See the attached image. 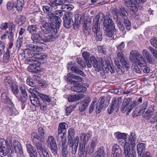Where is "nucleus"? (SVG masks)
<instances>
[{"mask_svg":"<svg viewBox=\"0 0 157 157\" xmlns=\"http://www.w3.org/2000/svg\"><path fill=\"white\" fill-rule=\"evenodd\" d=\"M26 20V17L24 16L20 15L16 18V21L20 25L23 24Z\"/></svg>","mask_w":157,"mask_h":157,"instance_id":"c03bdc74","label":"nucleus"},{"mask_svg":"<svg viewBox=\"0 0 157 157\" xmlns=\"http://www.w3.org/2000/svg\"><path fill=\"white\" fill-rule=\"evenodd\" d=\"M104 148L103 147H100L98 149L97 154L104 157Z\"/></svg>","mask_w":157,"mask_h":157,"instance_id":"774afa93","label":"nucleus"},{"mask_svg":"<svg viewBox=\"0 0 157 157\" xmlns=\"http://www.w3.org/2000/svg\"><path fill=\"white\" fill-rule=\"evenodd\" d=\"M71 90L77 93L84 92L87 90V89L84 86L81 85L79 83L78 85H74L71 87Z\"/></svg>","mask_w":157,"mask_h":157,"instance_id":"6ab92c4d","label":"nucleus"},{"mask_svg":"<svg viewBox=\"0 0 157 157\" xmlns=\"http://www.w3.org/2000/svg\"><path fill=\"white\" fill-rule=\"evenodd\" d=\"M62 143V154L63 157H66L68 155V151L67 150V146L66 144L67 139L65 138L61 140Z\"/></svg>","mask_w":157,"mask_h":157,"instance_id":"4be33fe9","label":"nucleus"},{"mask_svg":"<svg viewBox=\"0 0 157 157\" xmlns=\"http://www.w3.org/2000/svg\"><path fill=\"white\" fill-rule=\"evenodd\" d=\"M47 56L44 53H34L32 56V57L30 58H34V59H38L43 60L45 59Z\"/></svg>","mask_w":157,"mask_h":157,"instance_id":"4c0bfd02","label":"nucleus"},{"mask_svg":"<svg viewBox=\"0 0 157 157\" xmlns=\"http://www.w3.org/2000/svg\"><path fill=\"white\" fill-rule=\"evenodd\" d=\"M68 125L65 122L60 123L58 127V135L56 137L58 141L61 142V140L65 139L64 136L67 132V130L68 128Z\"/></svg>","mask_w":157,"mask_h":157,"instance_id":"6e6552de","label":"nucleus"},{"mask_svg":"<svg viewBox=\"0 0 157 157\" xmlns=\"http://www.w3.org/2000/svg\"><path fill=\"white\" fill-rule=\"evenodd\" d=\"M54 25H52L51 23H46L40 26L41 31L45 34L49 33L50 32L56 34L57 32L56 29L55 28Z\"/></svg>","mask_w":157,"mask_h":157,"instance_id":"9d476101","label":"nucleus"},{"mask_svg":"<svg viewBox=\"0 0 157 157\" xmlns=\"http://www.w3.org/2000/svg\"><path fill=\"white\" fill-rule=\"evenodd\" d=\"M117 59H116L115 61L116 60L117 63H119L121 61L124 60V56L123 52H117Z\"/></svg>","mask_w":157,"mask_h":157,"instance_id":"3c124183","label":"nucleus"},{"mask_svg":"<svg viewBox=\"0 0 157 157\" xmlns=\"http://www.w3.org/2000/svg\"><path fill=\"white\" fill-rule=\"evenodd\" d=\"M103 25L105 29L110 28L115 26L113 21L110 17H107L106 19L104 20Z\"/></svg>","mask_w":157,"mask_h":157,"instance_id":"412c9836","label":"nucleus"},{"mask_svg":"<svg viewBox=\"0 0 157 157\" xmlns=\"http://www.w3.org/2000/svg\"><path fill=\"white\" fill-rule=\"evenodd\" d=\"M14 151L12 146V141L9 138L6 140L0 139V155L3 157L8 155L9 157L13 156Z\"/></svg>","mask_w":157,"mask_h":157,"instance_id":"f257e3e1","label":"nucleus"},{"mask_svg":"<svg viewBox=\"0 0 157 157\" xmlns=\"http://www.w3.org/2000/svg\"><path fill=\"white\" fill-rule=\"evenodd\" d=\"M1 99L2 102L6 103H8L11 107H14V105L11 100L8 96L7 93L6 92L5 90H3L1 94Z\"/></svg>","mask_w":157,"mask_h":157,"instance_id":"a211bd4d","label":"nucleus"},{"mask_svg":"<svg viewBox=\"0 0 157 157\" xmlns=\"http://www.w3.org/2000/svg\"><path fill=\"white\" fill-rule=\"evenodd\" d=\"M98 143V140L97 138H94L91 141L90 144V147H87L88 151L89 153H92L94 149V148L96 147L97 144Z\"/></svg>","mask_w":157,"mask_h":157,"instance_id":"a878e982","label":"nucleus"},{"mask_svg":"<svg viewBox=\"0 0 157 157\" xmlns=\"http://www.w3.org/2000/svg\"><path fill=\"white\" fill-rule=\"evenodd\" d=\"M29 92L31 94H34L33 97H31L30 96V100L31 101V100L33 98H38V96L37 94L38 93H40L38 91L36 90L35 88L34 87H32L29 88Z\"/></svg>","mask_w":157,"mask_h":157,"instance_id":"49530a36","label":"nucleus"},{"mask_svg":"<svg viewBox=\"0 0 157 157\" xmlns=\"http://www.w3.org/2000/svg\"><path fill=\"white\" fill-rule=\"evenodd\" d=\"M47 142L50 145L52 152L54 154H56L58 151V148L54 137L52 136H48Z\"/></svg>","mask_w":157,"mask_h":157,"instance_id":"f8f14e48","label":"nucleus"},{"mask_svg":"<svg viewBox=\"0 0 157 157\" xmlns=\"http://www.w3.org/2000/svg\"><path fill=\"white\" fill-rule=\"evenodd\" d=\"M23 38L22 36H19L18 39L16 41V47L18 48H20L22 44Z\"/></svg>","mask_w":157,"mask_h":157,"instance_id":"e2e57ef3","label":"nucleus"},{"mask_svg":"<svg viewBox=\"0 0 157 157\" xmlns=\"http://www.w3.org/2000/svg\"><path fill=\"white\" fill-rule=\"evenodd\" d=\"M134 62H135L136 64L138 65L141 67H145L147 65L144 58L141 55H140V57L138 58Z\"/></svg>","mask_w":157,"mask_h":157,"instance_id":"7c9ffc66","label":"nucleus"},{"mask_svg":"<svg viewBox=\"0 0 157 157\" xmlns=\"http://www.w3.org/2000/svg\"><path fill=\"white\" fill-rule=\"evenodd\" d=\"M128 139L131 145H132L133 146L136 145V134L134 133H130L129 135Z\"/></svg>","mask_w":157,"mask_h":157,"instance_id":"ea45409f","label":"nucleus"},{"mask_svg":"<svg viewBox=\"0 0 157 157\" xmlns=\"http://www.w3.org/2000/svg\"><path fill=\"white\" fill-rule=\"evenodd\" d=\"M122 152L121 149L119 145L115 144L113 146L112 153L114 156H119Z\"/></svg>","mask_w":157,"mask_h":157,"instance_id":"473e14b6","label":"nucleus"},{"mask_svg":"<svg viewBox=\"0 0 157 157\" xmlns=\"http://www.w3.org/2000/svg\"><path fill=\"white\" fill-rule=\"evenodd\" d=\"M142 54L143 56L146 59L148 62L150 63H152L153 60L151 56L150 55L149 52L146 49L143 50Z\"/></svg>","mask_w":157,"mask_h":157,"instance_id":"cd10ccee","label":"nucleus"},{"mask_svg":"<svg viewBox=\"0 0 157 157\" xmlns=\"http://www.w3.org/2000/svg\"><path fill=\"white\" fill-rule=\"evenodd\" d=\"M137 149L138 156L139 157H141L143 151L145 149L144 144L142 143L138 144L137 146Z\"/></svg>","mask_w":157,"mask_h":157,"instance_id":"58836bf2","label":"nucleus"},{"mask_svg":"<svg viewBox=\"0 0 157 157\" xmlns=\"http://www.w3.org/2000/svg\"><path fill=\"white\" fill-rule=\"evenodd\" d=\"M80 17L79 21L81 19V17L79 14L75 15L74 17V20H69L66 18H63V25L67 29L70 28L72 25H73L74 29H76L77 28L78 24V19Z\"/></svg>","mask_w":157,"mask_h":157,"instance_id":"1a4fd4ad","label":"nucleus"},{"mask_svg":"<svg viewBox=\"0 0 157 157\" xmlns=\"http://www.w3.org/2000/svg\"><path fill=\"white\" fill-rule=\"evenodd\" d=\"M85 95L83 94H80L77 95H70L68 98L69 102H73L79 100L84 98Z\"/></svg>","mask_w":157,"mask_h":157,"instance_id":"bb28decb","label":"nucleus"},{"mask_svg":"<svg viewBox=\"0 0 157 157\" xmlns=\"http://www.w3.org/2000/svg\"><path fill=\"white\" fill-rule=\"evenodd\" d=\"M13 144L16 152L19 153L21 155L23 153L22 148L20 143L17 140L13 141Z\"/></svg>","mask_w":157,"mask_h":157,"instance_id":"b1692460","label":"nucleus"},{"mask_svg":"<svg viewBox=\"0 0 157 157\" xmlns=\"http://www.w3.org/2000/svg\"><path fill=\"white\" fill-rule=\"evenodd\" d=\"M75 15L72 13L71 12H66L65 13L64 16L63 17V18H66L69 20H74V17Z\"/></svg>","mask_w":157,"mask_h":157,"instance_id":"603ef678","label":"nucleus"},{"mask_svg":"<svg viewBox=\"0 0 157 157\" xmlns=\"http://www.w3.org/2000/svg\"><path fill=\"white\" fill-rule=\"evenodd\" d=\"M82 55L86 62L87 67L90 68L93 66L95 70L99 71L100 70V65L97 59L94 56L90 57L89 52H85L82 53Z\"/></svg>","mask_w":157,"mask_h":157,"instance_id":"39448f33","label":"nucleus"},{"mask_svg":"<svg viewBox=\"0 0 157 157\" xmlns=\"http://www.w3.org/2000/svg\"><path fill=\"white\" fill-rule=\"evenodd\" d=\"M155 106L149 107L144 113V117L147 120V122L154 124L157 122V110Z\"/></svg>","mask_w":157,"mask_h":157,"instance_id":"423d86ee","label":"nucleus"},{"mask_svg":"<svg viewBox=\"0 0 157 157\" xmlns=\"http://www.w3.org/2000/svg\"><path fill=\"white\" fill-rule=\"evenodd\" d=\"M148 106V102L147 101H144L143 103L140 106V113H143Z\"/></svg>","mask_w":157,"mask_h":157,"instance_id":"052dcab7","label":"nucleus"},{"mask_svg":"<svg viewBox=\"0 0 157 157\" xmlns=\"http://www.w3.org/2000/svg\"><path fill=\"white\" fill-rule=\"evenodd\" d=\"M113 12H114L117 17L120 15L124 18V17H127L128 15V11L124 7H121L120 10H118L117 8H114L113 10Z\"/></svg>","mask_w":157,"mask_h":157,"instance_id":"dca6fc26","label":"nucleus"},{"mask_svg":"<svg viewBox=\"0 0 157 157\" xmlns=\"http://www.w3.org/2000/svg\"><path fill=\"white\" fill-rule=\"evenodd\" d=\"M26 48L24 49L23 54L25 55V57L27 58L32 57V56L34 54V52L35 45L33 44H27L26 45Z\"/></svg>","mask_w":157,"mask_h":157,"instance_id":"2eb2a0df","label":"nucleus"},{"mask_svg":"<svg viewBox=\"0 0 157 157\" xmlns=\"http://www.w3.org/2000/svg\"><path fill=\"white\" fill-rule=\"evenodd\" d=\"M68 140H72V138L74 137L75 134V130L73 128H70L69 129L68 131Z\"/></svg>","mask_w":157,"mask_h":157,"instance_id":"6e6d98bb","label":"nucleus"},{"mask_svg":"<svg viewBox=\"0 0 157 157\" xmlns=\"http://www.w3.org/2000/svg\"><path fill=\"white\" fill-rule=\"evenodd\" d=\"M10 56V52L8 49L6 53L4 55L3 60L5 63H7L9 61Z\"/></svg>","mask_w":157,"mask_h":157,"instance_id":"680f3d73","label":"nucleus"},{"mask_svg":"<svg viewBox=\"0 0 157 157\" xmlns=\"http://www.w3.org/2000/svg\"><path fill=\"white\" fill-rule=\"evenodd\" d=\"M79 139V136H77L73 140H68V146L71 148V152L73 154H75L77 151Z\"/></svg>","mask_w":157,"mask_h":157,"instance_id":"9b49d317","label":"nucleus"},{"mask_svg":"<svg viewBox=\"0 0 157 157\" xmlns=\"http://www.w3.org/2000/svg\"><path fill=\"white\" fill-rule=\"evenodd\" d=\"M116 99L113 98L112 100V104L111 106L109 107L108 109V113L109 114H111L113 112L115 107L116 104Z\"/></svg>","mask_w":157,"mask_h":157,"instance_id":"8fccbe9b","label":"nucleus"},{"mask_svg":"<svg viewBox=\"0 0 157 157\" xmlns=\"http://www.w3.org/2000/svg\"><path fill=\"white\" fill-rule=\"evenodd\" d=\"M150 41L151 45L157 49V37L152 38Z\"/></svg>","mask_w":157,"mask_h":157,"instance_id":"338daca9","label":"nucleus"},{"mask_svg":"<svg viewBox=\"0 0 157 157\" xmlns=\"http://www.w3.org/2000/svg\"><path fill=\"white\" fill-rule=\"evenodd\" d=\"M124 23L127 31H129L131 28V23L127 17L124 18Z\"/></svg>","mask_w":157,"mask_h":157,"instance_id":"864d4df0","label":"nucleus"},{"mask_svg":"<svg viewBox=\"0 0 157 157\" xmlns=\"http://www.w3.org/2000/svg\"><path fill=\"white\" fill-rule=\"evenodd\" d=\"M31 38L33 43L36 44L40 43L41 41L46 43L52 42L56 40L55 36L52 34H45L40 35L37 33H32Z\"/></svg>","mask_w":157,"mask_h":157,"instance_id":"20e7f679","label":"nucleus"},{"mask_svg":"<svg viewBox=\"0 0 157 157\" xmlns=\"http://www.w3.org/2000/svg\"><path fill=\"white\" fill-rule=\"evenodd\" d=\"M28 60V63L29 64L28 68L29 71L34 73H39L41 71V70L39 67L40 63L38 60H34L32 58Z\"/></svg>","mask_w":157,"mask_h":157,"instance_id":"0eeeda50","label":"nucleus"},{"mask_svg":"<svg viewBox=\"0 0 157 157\" xmlns=\"http://www.w3.org/2000/svg\"><path fill=\"white\" fill-rule=\"evenodd\" d=\"M54 12H49L46 15L47 20L50 22L51 24L52 23V21L56 17Z\"/></svg>","mask_w":157,"mask_h":157,"instance_id":"a19ab883","label":"nucleus"},{"mask_svg":"<svg viewBox=\"0 0 157 157\" xmlns=\"http://www.w3.org/2000/svg\"><path fill=\"white\" fill-rule=\"evenodd\" d=\"M31 102L36 107H40V109L42 110L45 111L46 107V104L43 102L40 103L38 98H33L31 100Z\"/></svg>","mask_w":157,"mask_h":157,"instance_id":"f3484780","label":"nucleus"},{"mask_svg":"<svg viewBox=\"0 0 157 157\" xmlns=\"http://www.w3.org/2000/svg\"><path fill=\"white\" fill-rule=\"evenodd\" d=\"M71 70L73 73L79 75L83 77L86 76V74L82 70L76 66L72 67L71 68Z\"/></svg>","mask_w":157,"mask_h":157,"instance_id":"f704fd0d","label":"nucleus"},{"mask_svg":"<svg viewBox=\"0 0 157 157\" xmlns=\"http://www.w3.org/2000/svg\"><path fill=\"white\" fill-rule=\"evenodd\" d=\"M76 62L80 65V68L82 69L86 67V66L84 62L80 58H77L76 59Z\"/></svg>","mask_w":157,"mask_h":157,"instance_id":"5fc2aeb1","label":"nucleus"},{"mask_svg":"<svg viewBox=\"0 0 157 157\" xmlns=\"http://www.w3.org/2000/svg\"><path fill=\"white\" fill-rule=\"evenodd\" d=\"M76 107V105H71L67 107L66 109V115L68 116L74 110Z\"/></svg>","mask_w":157,"mask_h":157,"instance_id":"13d9d810","label":"nucleus"},{"mask_svg":"<svg viewBox=\"0 0 157 157\" xmlns=\"http://www.w3.org/2000/svg\"><path fill=\"white\" fill-rule=\"evenodd\" d=\"M90 24L89 21H84L83 25V30L86 36L88 35L90 33V30L89 27L90 26Z\"/></svg>","mask_w":157,"mask_h":157,"instance_id":"393cba45","label":"nucleus"},{"mask_svg":"<svg viewBox=\"0 0 157 157\" xmlns=\"http://www.w3.org/2000/svg\"><path fill=\"white\" fill-rule=\"evenodd\" d=\"M103 16V13L97 15L94 18L93 21L92 31L94 34V36L97 40L101 41L102 39V33L100 31V25L102 20L101 18V15Z\"/></svg>","mask_w":157,"mask_h":157,"instance_id":"f03ea898","label":"nucleus"},{"mask_svg":"<svg viewBox=\"0 0 157 157\" xmlns=\"http://www.w3.org/2000/svg\"><path fill=\"white\" fill-rule=\"evenodd\" d=\"M67 76L69 78H73L78 81L73 80L72 79H69L67 78V80L71 84H73L75 85H78L80 83L79 82H81L83 80V78L79 76H77L73 74L69 73L67 74Z\"/></svg>","mask_w":157,"mask_h":157,"instance_id":"4468645a","label":"nucleus"},{"mask_svg":"<svg viewBox=\"0 0 157 157\" xmlns=\"http://www.w3.org/2000/svg\"><path fill=\"white\" fill-rule=\"evenodd\" d=\"M113 98H115L116 99V102L115 104V109L116 110V111H118L119 110V105L121 104V98H117V99L116 98L114 97Z\"/></svg>","mask_w":157,"mask_h":157,"instance_id":"69168bd1","label":"nucleus"},{"mask_svg":"<svg viewBox=\"0 0 157 157\" xmlns=\"http://www.w3.org/2000/svg\"><path fill=\"white\" fill-rule=\"evenodd\" d=\"M128 109H129V105L128 104L127 105V104L123 103L121 108V112L124 113L127 111V113H128Z\"/></svg>","mask_w":157,"mask_h":157,"instance_id":"0e129e2a","label":"nucleus"},{"mask_svg":"<svg viewBox=\"0 0 157 157\" xmlns=\"http://www.w3.org/2000/svg\"><path fill=\"white\" fill-rule=\"evenodd\" d=\"M116 65H117L116 70L118 74L121 75L123 74L124 72V69L120 64H118L117 61H115Z\"/></svg>","mask_w":157,"mask_h":157,"instance_id":"37998d69","label":"nucleus"},{"mask_svg":"<svg viewBox=\"0 0 157 157\" xmlns=\"http://www.w3.org/2000/svg\"><path fill=\"white\" fill-rule=\"evenodd\" d=\"M124 152L125 157H131L132 156L131 154V150H130L129 146V144L128 143L125 142L124 143Z\"/></svg>","mask_w":157,"mask_h":157,"instance_id":"72a5a7b5","label":"nucleus"},{"mask_svg":"<svg viewBox=\"0 0 157 157\" xmlns=\"http://www.w3.org/2000/svg\"><path fill=\"white\" fill-rule=\"evenodd\" d=\"M38 153L40 157H50L49 153L45 149L39 151Z\"/></svg>","mask_w":157,"mask_h":157,"instance_id":"bf43d9fd","label":"nucleus"},{"mask_svg":"<svg viewBox=\"0 0 157 157\" xmlns=\"http://www.w3.org/2000/svg\"><path fill=\"white\" fill-rule=\"evenodd\" d=\"M125 4L127 6L129 7L131 11L134 13L137 12L138 10L139 3L134 0H127L125 2Z\"/></svg>","mask_w":157,"mask_h":157,"instance_id":"ddd939ff","label":"nucleus"},{"mask_svg":"<svg viewBox=\"0 0 157 157\" xmlns=\"http://www.w3.org/2000/svg\"><path fill=\"white\" fill-rule=\"evenodd\" d=\"M105 30L106 35L111 38H112L113 37V39L114 38V36L116 32L115 26L110 28L105 29Z\"/></svg>","mask_w":157,"mask_h":157,"instance_id":"aec40b11","label":"nucleus"},{"mask_svg":"<svg viewBox=\"0 0 157 157\" xmlns=\"http://www.w3.org/2000/svg\"><path fill=\"white\" fill-rule=\"evenodd\" d=\"M97 59L98 63L100 64V67H101L100 64H101L103 68H105L106 70H107V68L110 65V64H109V62L106 61V60H105L104 59H103L101 58H97ZM100 70V69L99 71Z\"/></svg>","mask_w":157,"mask_h":157,"instance_id":"c85d7f7f","label":"nucleus"},{"mask_svg":"<svg viewBox=\"0 0 157 157\" xmlns=\"http://www.w3.org/2000/svg\"><path fill=\"white\" fill-rule=\"evenodd\" d=\"M33 143L34 146L36 148L38 152L45 149L43 147L42 143L40 140L33 142Z\"/></svg>","mask_w":157,"mask_h":157,"instance_id":"79ce46f5","label":"nucleus"},{"mask_svg":"<svg viewBox=\"0 0 157 157\" xmlns=\"http://www.w3.org/2000/svg\"><path fill=\"white\" fill-rule=\"evenodd\" d=\"M115 136L118 139H122L123 140H122V142H120V144L121 143H124H124L126 142H125V140L127 139V136L124 133H121L119 132H118L115 133Z\"/></svg>","mask_w":157,"mask_h":157,"instance_id":"e433bc0d","label":"nucleus"},{"mask_svg":"<svg viewBox=\"0 0 157 157\" xmlns=\"http://www.w3.org/2000/svg\"><path fill=\"white\" fill-rule=\"evenodd\" d=\"M37 29L36 25H31L27 27V30L30 33L32 34L34 32H36Z\"/></svg>","mask_w":157,"mask_h":157,"instance_id":"09e8293b","label":"nucleus"},{"mask_svg":"<svg viewBox=\"0 0 157 157\" xmlns=\"http://www.w3.org/2000/svg\"><path fill=\"white\" fill-rule=\"evenodd\" d=\"M24 5V0H18L17 3L15 4L14 7L16 8L18 11H20L23 8Z\"/></svg>","mask_w":157,"mask_h":157,"instance_id":"a18cd8bd","label":"nucleus"},{"mask_svg":"<svg viewBox=\"0 0 157 157\" xmlns=\"http://www.w3.org/2000/svg\"><path fill=\"white\" fill-rule=\"evenodd\" d=\"M91 136V135L89 133L85 134L82 133L80 135V140L82 142V143H80L78 150V155L79 157H84L86 155V152L88 151V149L87 147L86 148L85 147L86 143L89 140Z\"/></svg>","mask_w":157,"mask_h":157,"instance_id":"7ed1b4c3","label":"nucleus"},{"mask_svg":"<svg viewBox=\"0 0 157 157\" xmlns=\"http://www.w3.org/2000/svg\"><path fill=\"white\" fill-rule=\"evenodd\" d=\"M4 82L6 86H12L15 84L14 81L11 77L9 76H5L4 78Z\"/></svg>","mask_w":157,"mask_h":157,"instance_id":"c756f323","label":"nucleus"},{"mask_svg":"<svg viewBox=\"0 0 157 157\" xmlns=\"http://www.w3.org/2000/svg\"><path fill=\"white\" fill-rule=\"evenodd\" d=\"M61 22L62 21L60 17L56 16L54 19L53 21H52V23L51 25H54L55 26L54 28H56L57 31V29L60 27Z\"/></svg>","mask_w":157,"mask_h":157,"instance_id":"2f4dec72","label":"nucleus"},{"mask_svg":"<svg viewBox=\"0 0 157 157\" xmlns=\"http://www.w3.org/2000/svg\"><path fill=\"white\" fill-rule=\"evenodd\" d=\"M31 137L33 139V142H34L40 140L41 138L36 133L33 132L31 134Z\"/></svg>","mask_w":157,"mask_h":157,"instance_id":"4d7b16f0","label":"nucleus"},{"mask_svg":"<svg viewBox=\"0 0 157 157\" xmlns=\"http://www.w3.org/2000/svg\"><path fill=\"white\" fill-rule=\"evenodd\" d=\"M37 95L38 97H39L43 101L49 102L51 101V97L45 94L40 93H38Z\"/></svg>","mask_w":157,"mask_h":157,"instance_id":"c9c22d12","label":"nucleus"},{"mask_svg":"<svg viewBox=\"0 0 157 157\" xmlns=\"http://www.w3.org/2000/svg\"><path fill=\"white\" fill-rule=\"evenodd\" d=\"M38 133L41 139H44L46 137V130L42 127H40L38 129Z\"/></svg>","mask_w":157,"mask_h":157,"instance_id":"de8ad7c7","label":"nucleus"},{"mask_svg":"<svg viewBox=\"0 0 157 157\" xmlns=\"http://www.w3.org/2000/svg\"><path fill=\"white\" fill-rule=\"evenodd\" d=\"M140 55L138 51L136 50H133L130 52L129 59L131 61L133 62L140 57Z\"/></svg>","mask_w":157,"mask_h":157,"instance_id":"5701e85b","label":"nucleus"}]
</instances>
